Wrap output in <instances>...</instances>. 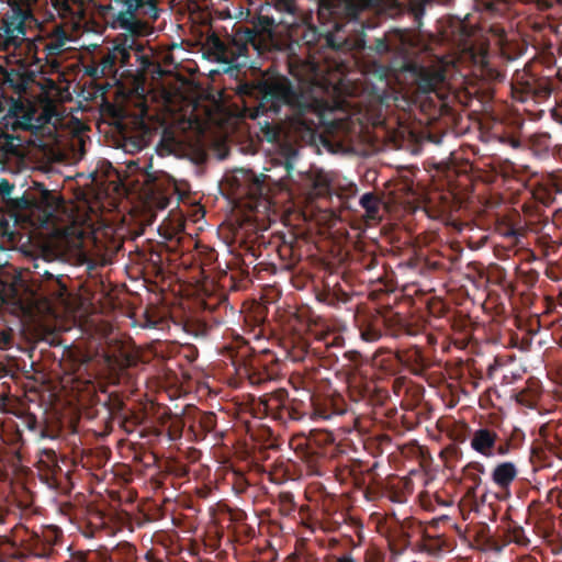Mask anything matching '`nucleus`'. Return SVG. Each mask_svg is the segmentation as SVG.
<instances>
[{
    "instance_id": "1",
    "label": "nucleus",
    "mask_w": 562,
    "mask_h": 562,
    "mask_svg": "<svg viewBox=\"0 0 562 562\" xmlns=\"http://www.w3.org/2000/svg\"><path fill=\"white\" fill-rule=\"evenodd\" d=\"M61 537L63 532L56 526H43L40 530H31L23 525H18L12 529L8 543L21 550L22 557L49 559Z\"/></svg>"
},
{
    "instance_id": "2",
    "label": "nucleus",
    "mask_w": 562,
    "mask_h": 562,
    "mask_svg": "<svg viewBox=\"0 0 562 562\" xmlns=\"http://www.w3.org/2000/svg\"><path fill=\"white\" fill-rule=\"evenodd\" d=\"M0 424V438L19 461L23 459L26 445L42 439L59 440L65 437L64 424Z\"/></svg>"
},
{
    "instance_id": "3",
    "label": "nucleus",
    "mask_w": 562,
    "mask_h": 562,
    "mask_svg": "<svg viewBox=\"0 0 562 562\" xmlns=\"http://www.w3.org/2000/svg\"><path fill=\"white\" fill-rule=\"evenodd\" d=\"M127 434L128 442L139 449L147 445L166 441L168 443L179 439L186 424H120Z\"/></svg>"
},
{
    "instance_id": "4",
    "label": "nucleus",
    "mask_w": 562,
    "mask_h": 562,
    "mask_svg": "<svg viewBox=\"0 0 562 562\" xmlns=\"http://www.w3.org/2000/svg\"><path fill=\"white\" fill-rule=\"evenodd\" d=\"M412 515L409 507L403 506L397 513L389 508V562H400L411 544Z\"/></svg>"
},
{
    "instance_id": "5",
    "label": "nucleus",
    "mask_w": 562,
    "mask_h": 562,
    "mask_svg": "<svg viewBox=\"0 0 562 562\" xmlns=\"http://www.w3.org/2000/svg\"><path fill=\"white\" fill-rule=\"evenodd\" d=\"M262 100L265 103H271L277 109L281 104H288L293 108L302 109L306 104L292 90L290 82L284 77L268 78L261 86Z\"/></svg>"
},
{
    "instance_id": "6",
    "label": "nucleus",
    "mask_w": 562,
    "mask_h": 562,
    "mask_svg": "<svg viewBox=\"0 0 562 562\" xmlns=\"http://www.w3.org/2000/svg\"><path fill=\"white\" fill-rule=\"evenodd\" d=\"M427 458L423 448L412 440L395 445V449L389 453V465L393 464L397 470H406V473L412 474L424 467Z\"/></svg>"
},
{
    "instance_id": "7",
    "label": "nucleus",
    "mask_w": 562,
    "mask_h": 562,
    "mask_svg": "<svg viewBox=\"0 0 562 562\" xmlns=\"http://www.w3.org/2000/svg\"><path fill=\"white\" fill-rule=\"evenodd\" d=\"M27 13L20 9H12L3 21V44L5 49L20 47L25 37V20Z\"/></svg>"
},
{
    "instance_id": "8",
    "label": "nucleus",
    "mask_w": 562,
    "mask_h": 562,
    "mask_svg": "<svg viewBox=\"0 0 562 562\" xmlns=\"http://www.w3.org/2000/svg\"><path fill=\"white\" fill-rule=\"evenodd\" d=\"M499 424L495 429L481 428L474 431L471 438V447L476 452L485 456L493 457L494 448L498 439H501Z\"/></svg>"
},
{
    "instance_id": "9",
    "label": "nucleus",
    "mask_w": 562,
    "mask_h": 562,
    "mask_svg": "<svg viewBox=\"0 0 562 562\" xmlns=\"http://www.w3.org/2000/svg\"><path fill=\"white\" fill-rule=\"evenodd\" d=\"M74 38L66 34L61 27H55L45 36V58H53L71 48Z\"/></svg>"
},
{
    "instance_id": "10",
    "label": "nucleus",
    "mask_w": 562,
    "mask_h": 562,
    "mask_svg": "<svg viewBox=\"0 0 562 562\" xmlns=\"http://www.w3.org/2000/svg\"><path fill=\"white\" fill-rule=\"evenodd\" d=\"M536 440H542L549 451L562 459V424H541Z\"/></svg>"
},
{
    "instance_id": "11",
    "label": "nucleus",
    "mask_w": 562,
    "mask_h": 562,
    "mask_svg": "<svg viewBox=\"0 0 562 562\" xmlns=\"http://www.w3.org/2000/svg\"><path fill=\"white\" fill-rule=\"evenodd\" d=\"M53 117V111L49 105L41 109L30 108L20 116V124L27 130H37L44 124L49 123Z\"/></svg>"
},
{
    "instance_id": "12",
    "label": "nucleus",
    "mask_w": 562,
    "mask_h": 562,
    "mask_svg": "<svg viewBox=\"0 0 562 562\" xmlns=\"http://www.w3.org/2000/svg\"><path fill=\"white\" fill-rule=\"evenodd\" d=\"M44 44H45V37H43V36H36L34 38L24 37L22 45L20 47H13V48L19 49L20 54L25 55L26 63L37 64L43 60H48V58H45Z\"/></svg>"
},
{
    "instance_id": "13",
    "label": "nucleus",
    "mask_w": 562,
    "mask_h": 562,
    "mask_svg": "<svg viewBox=\"0 0 562 562\" xmlns=\"http://www.w3.org/2000/svg\"><path fill=\"white\" fill-rule=\"evenodd\" d=\"M132 45L133 41L128 37H125L123 43L114 45V47L102 59V70H112L117 61L123 65L126 64L130 58V49L132 48Z\"/></svg>"
},
{
    "instance_id": "14",
    "label": "nucleus",
    "mask_w": 562,
    "mask_h": 562,
    "mask_svg": "<svg viewBox=\"0 0 562 562\" xmlns=\"http://www.w3.org/2000/svg\"><path fill=\"white\" fill-rule=\"evenodd\" d=\"M518 470L513 462H502L492 472L493 482L501 488H507L517 477Z\"/></svg>"
},
{
    "instance_id": "15",
    "label": "nucleus",
    "mask_w": 562,
    "mask_h": 562,
    "mask_svg": "<svg viewBox=\"0 0 562 562\" xmlns=\"http://www.w3.org/2000/svg\"><path fill=\"white\" fill-rule=\"evenodd\" d=\"M137 550L135 546L123 541L113 547L108 553L104 562H137Z\"/></svg>"
},
{
    "instance_id": "16",
    "label": "nucleus",
    "mask_w": 562,
    "mask_h": 562,
    "mask_svg": "<svg viewBox=\"0 0 562 562\" xmlns=\"http://www.w3.org/2000/svg\"><path fill=\"white\" fill-rule=\"evenodd\" d=\"M378 464H374L369 471V483L366 490V497L369 501H378L385 496V479L378 473Z\"/></svg>"
},
{
    "instance_id": "17",
    "label": "nucleus",
    "mask_w": 562,
    "mask_h": 562,
    "mask_svg": "<svg viewBox=\"0 0 562 562\" xmlns=\"http://www.w3.org/2000/svg\"><path fill=\"white\" fill-rule=\"evenodd\" d=\"M254 441L262 442L267 448H277L273 431L266 424H244Z\"/></svg>"
},
{
    "instance_id": "18",
    "label": "nucleus",
    "mask_w": 562,
    "mask_h": 562,
    "mask_svg": "<svg viewBox=\"0 0 562 562\" xmlns=\"http://www.w3.org/2000/svg\"><path fill=\"white\" fill-rule=\"evenodd\" d=\"M286 562H355L350 555H342L338 559H319L308 551H295L288 557Z\"/></svg>"
},
{
    "instance_id": "19",
    "label": "nucleus",
    "mask_w": 562,
    "mask_h": 562,
    "mask_svg": "<svg viewBox=\"0 0 562 562\" xmlns=\"http://www.w3.org/2000/svg\"><path fill=\"white\" fill-rule=\"evenodd\" d=\"M501 439L508 440L515 449L519 448L525 440V431L514 424H499Z\"/></svg>"
},
{
    "instance_id": "20",
    "label": "nucleus",
    "mask_w": 562,
    "mask_h": 562,
    "mask_svg": "<svg viewBox=\"0 0 562 562\" xmlns=\"http://www.w3.org/2000/svg\"><path fill=\"white\" fill-rule=\"evenodd\" d=\"M443 79V74L439 70H425L419 79V88L424 91L436 90Z\"/></svg>"
},
{
    "instance_id": "21",
    "label": "nucleus",
    "mask_w": 562,
    "mask_h": 562,
    "mask_svg": "<svg viewBox=\"0 0 562 562\" xmlns=\"http://www.w3.org/2000/svg\"><path fill=\"white\" fill-rule=\"evenodd\" d=\"M277 504L279 506V510L283 516H291L295 513L296 504L294 502V496L291 492H281L278 495Z\"/></svg>"
},
{
    "instance_id": "22",
    "label": "nucleus",
    "mask_w": 562,
    "mask_h": 562,
    "mask_svg": "<svg viewBox=\"0 0 562 562\" xmlns=\"http://www.w3.org/2000/svg\"><path fill=\"white\" fill-rule=\"evenodd\" d=\"M311 439L317 446H327V445L335 443L336 436L327 429H312L311 430Z\"/></svg>"
},
{
    "instance_id": "23",
    "label": "nucleus",
    "mask_w": 562,
    "mask_h": 562,
    "mask_svg": "<svg viewBox=\"0 0 562 562\" xmlns=\"http://www.w3.org/2000/svg\"><path fill=\"white\" fill-rule=\"evenodd\" d=\"M396 487L392 475H389V501L392 503H397L400 505H404L406 503V494L404 492H395L393 491Z\"/></svg>"
},
{
    "instance_id": "24",
    "label": "nucleus",
    "mask_w": 562,
    "mask_h": 562,
    "mask_svg": "<svg viewBox=\"0 0 562 562\" xmlns=\"http://www.w3.org/2000/svg\"><path fill=\"white\" fill-rule=\"evenodd\" d=\"M384 561V553L382 550L372 544L370 546L364 553V562H383Z\"/></svg>"
},
{
    "instance_id": "25",
    "label": "nucleus",
    "mask_w": 562,
    "mask_h": 562,
    "mask_svg": "<svg viewBox=\"0 0 562 562\" xmlns=\"http://www.w3.org/2000/svg\"><path fill=\"white\" fill-rule=\"evenodd\" d=\"M512 541L518 546H528L529 539L521 527H515L512 530Z\"/></svg>"
},
{
    "instance_id": "26",
    "label": "nucleus",
    "mask_w": 562,
    "mask_h": 562,
    "mask_svg": "<svg viewBox=\"0 0 562 562\" xmlns=\"http://www.w3.org/2000/svg\"><path fill=\"white\" fill-rule=\"evenodd\" d=\"M496 443L498 445L496 448H494V454L496 453L498 456H506L512 449H515L514 446H512V443L506 439H498Z\"/></svg>"
},
{
    "instance_id": "27",
    "label": "nucleus",
    "mask_w": 562,
    "mask_h": 562,
    "mask_svg": "<svg viewBox=\"0 0 562 562\" xmlns=\"http://www.w3.org/2000/svg\"><path fill=\"white\" fill-rule=\"evenodd\" d=\"M43 453L47 457L48 461L52 462V468H57L56 454L53 449H44Z\"/></svg>"
},
{
    "instance_id": "28",
    "label": "nucleus",
    "mask_w": 562,
    "mask_h": 562,
    "mask_svg": "<svg viewBox=\"0 0 562 562\" xmlns=\"http://www.w3.org/2000/svg\"><path fill=\"white\" fill-rule=\"evenodd\" d=\"M451 425H452V424H439V423H436V424H434V430H438V431H440V432H443V431H445V432H447V434H448V432H449V430H450V426H451Z\"/></svg>"
},
{
    "instance_id": "29",
    "label": "nucleus",
    "mask_w": 562,
    "mask_h": 562,
    "mask_svg": "<svg viewBox=\"0 0 562 562\" xmlns=\"http://www.w3.org/2000/svg\"><path fill=\"white\" fill-rule=\"evenodd\" d=\"M44 198L52 209L55 210L57 207V200L55 196H50L49 194H46Z\"/></svg>"
},
{
    "instance_id": "30",
    "label": "nucleus",
    "mask_w": 562,
    "mask_h": 562,
    "mask_svg": "<svg viewBox=\"0 0 562 562\" xmlns=\"http://www.w3.org/2000/svg\"><path fill=\"white\" fill-rule=\"evenodd\" d=\"M10 340V336L5 333L0 334V348H3L8 345Z\"/></svg>"
},
{
    "instance_id": "31",
    "label": "nucleus",
    "mask_w": 562,
    "mask_h": 562,
    "mask_svg": "<svg viewBox=\"0 0 562 562\" xmlns=\"http://www.w3.org/2000/svg\"><path fill=\"white\" fill-rule=\"evenodd\" d=\"M234 178L236 180L239 179V178L248 179L249 178V173L246 170L240 169V170L236 171V173L234 175Z\"/></svg>"
},
{
    "instance_id": "32",
    "label": "nucleus",
    "mask_w": 562,
    "mask_h": 562,
    "mask_svg": "<svg viewBox=\"0 0 562 562\" xmlns=\"http://www.w3.org/2000/svg\"><path fill=\"white\" fill-rule=\"evenodd\" d=\"M145 559L147 560V562H162L161 560L155 558V555L150 551L146 553Z\"/></svg>"
},
{
    "instance_id": "33",
    "label": "nucleus",
    "mask_w": 562,
    "mask_h": 562,
    "mask_svg": "<svg viewBox=\"0 0 562 562\" xmlns=\"http://www.w3.org/2000/svg\"><path fill=\"white\" fill-rule=\"evenodd\" d=\"M518 562H538L537 559L532 555H524L521 557Z\"/></svg>"
},
{
    "instance_id": "34",
    "label": "nucleus",
    "mask_w": 562,
    "mask_h": 562,
    "mask_svg": "<svg viewBox=\"0 0 562 562\" xmlns=\"http://www.w3.org/2000/svg\"><path fill=\"white\" fill-rule=\"evenodd\" d=\"M78 425L79 424H74V423L68 424L69 430H71V432L78 431Z\"/></svg>"
},
{
    "instance_id": "35",
    "label": "nucleus",
    "mask_w": 562,
    "mask_h": 562,
    "mask_svg": "<svg viewBox=\"0 0 562 562\" xmlns=\"http://www.w3.org/2000/svg\"><path fill=\"white\" fill-rule=\"evenodd\" d=\"M393 2L394 0H389V4H387V8H389V16L392 15V10H393Z\"/></svg>"
},
{
    "instance_id": "36",
    "label": "nucleus",
    "mask_w": 562,
    "mask_h": 562,
    "mask_svg": "<svg viewBox=\"0 0 562 562\" xmlns=\"http://www.w3.org/2000/svg\"><path fill=\"white\" fill-rule=\"evenodd\" d=\"M376 528H378L379 532L383 536L384 535V532L382 530L383 526L380 521L376 522Z\"/></svg>"
},
{
    "instance_id": "37",
    "label": "nucleus",
    "mask_w": 562,
    "mask_h": 562,
    "mask_svg": "<svg viewBox=\"0 0 562 562\" xmlns=\"http://www.w3.org/2000/svg\"><path fill=\"white\" fill-rule=\"evenodd\" d=\"M369 201H370V199H369V196H368V195H364V196L362 198V203H363V205H367V202H369Z\"/></svg>"
},
{
    "instance_id": "38",
    "label": "nucleus",
    "mask_w": 562,
    "mask_h": 562,
    "mask_svg": "<svg viewBox=\"0 0 562 562\" xmlns=\"http://www.w3.org/2000/svg\"><path fill=\"white\" fill-rule=\"evenodd\" d=\"M198 425L199 426H214L215 424H202V423H199Z\"/></svg>"
},
{
    "instance_id": "39",
    "label": "nucleus",
    "mask_w": 562,
    "mask_h": 562,
    "mask_svg": "<svg viewBox=\"0 0 562 562\" xmlns=\"http://www.w3.org/2000/svg\"><path fill=\"white\" fill-rule=\"evenodd\" d=\"M477 468L480 469V471H483V465L482 464H477Z\"/></svg>"
},
{
    "instance_id": "40",
    "label": "nucleus",
    "mask_w": 562,
    "mask_h": 562,
    "mask_svg": "<svg viewBox=\"0 0 562 562\" xmlns=\"http://www.w3.org/2000/svg\"><path fill=\"white\" fill-rule=\"evenodd\" d=\"M362 424H358V423H355L353 424V427H358V426H361Z\"/></svg>"
},
{
    "instance_id": "41",
    "label": "nucleus",
    "mask_w": 562,
    "mask_h": 562,
    "mask_svg": "<svg viewBox=\"0 0 562 562\" xmlns=\"http://www.w3.org/2000/svg\"><path fill=\"white\" fill-rule=\"evenodd\" d=\"M559 503H560V506L562 507V495H561Z\"/></svg>"
}]
</instances>
